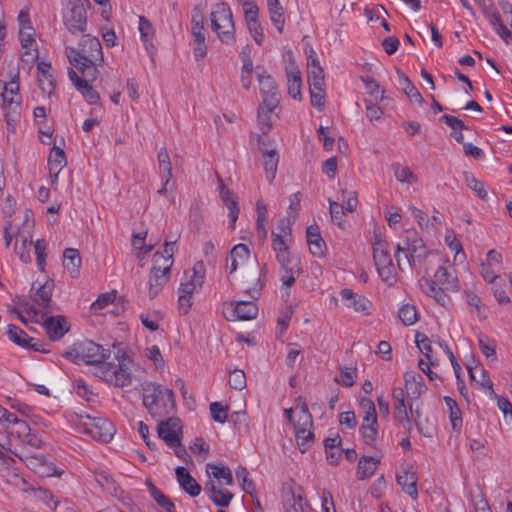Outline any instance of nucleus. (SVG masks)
Segmentation results:
<instances>
[{
  "mask_svg": "<svg viewBox=\"0 0 512 512\" xmlns=\"http://www.w3.org/2000/svg\"><path fill=\"white\" fill-rule=\"evenodd\" d=\"M112 347L117 364L107 362L111 355L110 349H104L90 340L75 343L63 356L77 364L83 362L95 366L94 375L114 387L129 386L133 381L129 367L132 359L121 344H113Z\"/></svg>",
  "mask_w": 512,
  "mask_h": 512,
  "instance_id": "nucleus-1",
  "label": "nucleus"
},
{
  "mask_svg": "<svg viewBox=\"0 0 512 512\" xmlns=\"http://www.w3.org/2000/svg\"><path fill=\"white\" fill-rule=\"evenodd\" d=\"M65 54L73 67L68 71L73 85L90 103H96L100 96L91 84L99 77V68L104 64L99 39L83 34L77 48L65 46Z\"/></svg>",
  "mask_w": 512,
  "mask_h": 512,
  "instance_id": "nucleus-2",
  "label": "nucleus"
},
{
  "mask_svg": "<svg viewBox=\"0 0 512 512\" xmlns=\"http://www.w3.org/2000/svg\"><path fill=\"white\" fill-rule=\"evenodd\" d=\"M453 268L439 266L434 273L433 280L423 277L419 280L420 289L437 303L445 306L449 302L448 292H457L460 289L459 281Z\"/></svg>",
  "mask_w": 512,
  "mask_h": 512,
  "instance_id": "nucleus-3",
  "label": "nucleus"
},
{
  "mask_svg": "<svg viewBox=\"0 0 512 512\" xmlns=\"http://www.w3.org/2000/svg\"><path fill=\"white\" fill-rule=\"evenodd\" d=\"M143 405L154 418H163L175 408L173 390L154 382L145 383L142 387Z\"/></svg>",
  "mask_w": 512,
  "mask_h": 512,
  "instance_id": "nucleus-4",
  "label": "nucleus"
},
{
  "mask_svg": "<svg viewBox=\"0 0 512 512\" xmlns=\"http://www.w3.org/2000/svg\"><path fill=\"white\" fill-rule=\"evenodd\" d=\"M211 25L220 41L231 45L235 42V27L230 7L226 3H218L211 12Z\"/></svg>",
  "mask_w": 512,
  "mask_h": 512,
  "instance_id": "nucleus-5",
  "label": "nucleus"
},
{
  "mask_svg": "<svg viewBox=\"0 0 512 512\" xmlns=\"http://www.w3.org/2000/svg\"><path fill=\"white\" fill-rule=\"evenodd\" d=\"M54 289V282L47 280L45 283L40 284L32 296L34 304H23L24 311L28 316L39 322L37 317L40 318L52 312V292Z\"/></svg>",
  "mask_w": 512,
  "mask_h": 512,
  "instance_id": "nucleus-6",
  "label": "nucleus"
},
{
  "mask_svg": "<svg viewBox=\"0 0 512 512\" xmlns=\"http://www.w3.org/2000/svg\"><path fill=\"white\" fill-rule=\"evenodd\" d=\"M79 424L83 432L90 435L93 439L107 443L115 433L114 425L106 418L90 417L87 414H77Z\"/></svg>",
  "mask_w": 512,
  "mask_h": 512,
  "instance_id": "nucleus-7",
  "label": "nucleus"
},
{
  "mask_svg": "<svg viewBox=\"0 0 512 512\" xmlns=\"http://www.w3.org/2000/svg\"><path fill=\"white\" fill-rule=\"evenodd\" d=\"M397 252L405 253L408 266H412L416 261L423 260L428 254L422 238L414 229L404 231L402 242L397 244Z\"/></svg>",
  "mask_w": 512,
  "mask_h": 512,
  "instance_id": "nucleus-8",
  "label": "nucleus"
},
{
  "mask_svg": "<svg viewBox=\"0 0 512 512\" xmlns=\"http://www.w3.org/2000/svg\"><path fill=\"white\" fill-rule=\"evenodd\" d=\"M63 23L71 35L82 34L87 27V13L82 0H68L63 11Z\"/></svg>",
  "mask_w": 512,
  "mask_h": 512,
  "instance_id": "nucleus-9",
  "label": "nucleus"
},
{
  "mask_svg": "<svg viewBox=\"0 0 512 512\" xmlns=\"http://www.w3.org/2000/svg\"><path fill=\"white\" fill-rule=\"evenodd\" d=\"M5 423L7 424L5 429L9 438H15L19 442L36 449L42 446V440L35 433H32L28 423L19 419L15 414L11 413Z\"/></svg>",
  "mask_w": 512,
  "mask_h": 512,
  "instance_id": "nucleus-10",
  "label": "nucleus"
},
{
  "mask_svg": "<svg viewBox=\"0 0 512 512\" xmlns=\"http://www.w3.org/2000/svg\"><path fill=\"white\" fill-rule=\"evenodd\" d=\"M257 79L262 96V103L265 107H278L280 103V93L273 77L265 70L258 71Z\"/></svg>",
  "mask_w": 512,
  "mask_h": 512,
  "instance_id": "nucleus-11",
  "label": "nucleus"
},
{
  "mask_svg": "<svg viewBox=\"0 0 512 512\" xmlns=\"http://www.w3.org/2000/svg\"><path fill=\"white\" fill-rule=\"evenodd\" d=\"M276 259L282 269L281 280L283 285L291 287L295 283V278L301 272L300 259L293 256L289 251L276 255Z\"/></svg>",
  "mask_w": 512,
  "mask_h": 512,
  "instance_id": "nucleus-12",
  "label": "nucleus"
},
{
  "mask_svg": "<svg viewBox=\"0 0 512 512\" xmlns=\"http://www.w3.org/2000/svg\"><path fill=\"white\" fill-rule=\"evenodd\" d=\"M159 438H161L167 446L182 440V422L179 418L169 417L165 421H160L157 426Z\"/></svg>",
  "mask_w": 512,
  "mask_h": 512,
  "instance_id": "nucleus-13",
  "label": "nucleus"
},
{
  "mask_svg": "<svg viewBox=\"0 0 512 512\" xmlns=\"http://www.w3.org/2000/svg\"><path fill=\"white\" fill-rule=\"evenodd\" d=\"M176 241L165 242L163 252H155L153 255L152 272L170 274L173 266V255L176 252Z\"/></svg>",
  "mask_w": 512,
  "mask_h": 512,
  "instance_id": "nucleus-14",
  "label": "nucleus"
},
{
  "mask_svg": "<svg viewBox=\"0 0 512 512\" xmlns=\"http://www.w3.org/2000/svg\"><path fill=\"white\" fill-rule=\"evenodd\" d=\"M341 299L345 306L357 313L369 315L371 313L372 303L364 295L353 292L351 289L344 288L340 291Z\"/></svg>",
  "mask_w": 512,
  "mask_h": 512,
  "instance_id": "nucleus-15",
  "label": "nucleus"
},
{
  "mask_svg": "<svg viewBox=\"0 0 512 512\" xmlns=\"http://www.w3.org/2000/svg\"><path fill=\"white\" fill-rule=\"evenodd\" d=\"M405 391L401 387L394 388L392 391L393 414L395 419L404 428H410V418L407 411Z\"/></svg>",
  "mask_w": 512,
  "mask_h": 512,
  "instance_id": "nucleus-16",
  "label": "nucleus"
},
{
  "mask_svg": "<svg viewBox=\"0 0 512 512\" xmlns=\"http://www.w3.org/2000/svg\"><path fill=\"white\" fill-rule=\"evenodd\" d=\"M204 280L205 267L202 261H198L194 264L193 273L190 276V280L181 283L179 293L193 297L194 292L202 287Z\"/></svg>",
  "mask_w": 512,
  "mask_h": 512,
  "instance_id": "nucleus-17",
  "label": "nucleus"
},
{
  "mask_svg": "<svg viewBox=\"0 0 512 512\" xmlns=\"http://www.w3.org/2000/svg\"><path fill=\"white\" fill-rule=\"evenodd\" d=\"M43 326L52 341L61 339L70 329L66 317L62 315L48 317Z\"/></svg>",
  "mask_w": 512,
  "mask_h": 512,
  "instance_id": "nucleus-18",
  "label": "nucleus"
},
{
  "mask_svg": "<svg viewBox=\"0 0 512 512\" xmlns=\"http://www.w3.org/2000/svg\"><path fill=\"white\" fill-rule=\"evenodd\" d=\"M205 491L208 493L209 499L220 507H228L233 498V494L229 490L222 489L212 479L205 484Z\"/></svg>",
  "mask_w": 512,
  "mask_h": 512,
  "instance_id": "nucleus-19",
  "label": "nucleus"
},
{
  "mask_svg": "<svg viewBox=\"0 0 512 512\" xmlns=\"http://www.w3.org/2000/svg\"><path fill=\"white\" fill-rule=\"evenodd\" d=\"M33 27L28 26V29H20L19 31V39L23 49L22 52V60L23 61H33L38 58V51L34 47L35 39L33 37Z\"/></svg>",
  "mask_w": 512,
  "mask_h": 512,
  "instance_id": "nucleus-20",
  "label": "nucleus"
},
{
  "mask_svg": "<svg viewBox=\"0 0 512 512\" xmlns=\"http://www.w3.org/2000/svg\"><path fill=\"white\" fill-rule=\"evenodd\" d=\"M177 481L181 488L188 493L191 497H196L201 492V486L191 476L188 470L184 467H177L175 469Z\"/></svg>",
  "mask_w": 512,
  "mask_h": 512,
  "instance_id": "nucleus-21",
  "label": "nucleus"
},
{
  "mask_svg": "<svg viewBox=\"0 0 512 512\" xmlns=\"http://www.w3.org/2000/svg\"><path fill=\"white\" fill-rule=\"evenodd\" d=\"M231 316L236 320H251L257 316L258 307L253 301H239L235 305L230 303Z\"/></svg>",
  "mask_w": 512,
  "mask_h": 512,
  "instance_id": "nucleus-22",
  "label": "nucleus"
},
{
  "mask_svg": "<svg viewBox=\"0 0 512 512\" xmlns=\"http://www.w3.org/2000/svg\"><path fill=\"white\" fill-rule=\"evenodd\" d=\"M307 243L312 255L322 257L326 251V244L322 239L319 228L316 225H310L306 229Z\"/></svg>",
  "mask_w": 512,
  "mask_h": 512,
  "instance_id": "nucleus-23",
  "label": "nucleus"
},
{
  "mask_svg": "<svg viewBox=\"0 0 512 512\" xmlns=\"http://www.w3.org/2000/svg\"><path fill=\"white\" fill-rule=\"evenodd\" d=\"M206 472L212 480H217V485L223 483L226 486H232L234 483L232 471L222 464H206Z\"/></svg>",
  "mask_w": 512,
  "mask_h": 512,
  "instance_id": "nucleus-24",
  "label": "nucleus"
},
{
  "mask_svg": "<svg viewBox=\"0 0 512 512\" xmlns=\"http://www.w3.org/2000/svg\"><path fill=\"white\" fill-rule=\"evenodd\" d=\"M397 483L405 494L414 500L418 498L417 476L414 471L406 469L398 474Z\"/></svg>",
  "mask_w": 512,
  "mask_h": 512,
  "instance_id": "nucleus-25",
  "label": "nucleus"
},
{
  "mask_svg": "<svg viewBox=\"0 0 512 512\" xmlns=\"http://www.w3.org/2000/svg\"><path fill=\"white\" fill-rule=\"evenodd\" d=\"M66 164L67 161L64 151L57 146H53L48 158L49 172L53 182L57 180L60 171L66 166Z\"/></svg>",
  "mask_w": 512,
  "mask_h": 512,
  "instance_id": "nucleus-26",
  "label": "nucleus"
},
{
  "mask_svg": "<svg viewBox=\"0 0 512 512\" xmlns=\"http://www.w3.org/2000/svg\"><path fill=\"white\" fill-rule=\"evenodd\" d=\"M405 389L412 399H418L426 390L423 378L416 372H406L404 374Z\"/></svg>",
  "mask_w": 512,
  "mask_h": 512,
  "instance_id": "nucleus-27",
  "label": "nucleus"
},
{
  "mask_svg": "<svg viewBox=\"0 0 512 512\" xmlns=\"http://www.w3.org/2000/svg\"><path fill=\"white\" fill-rule=\"evenodd\" d=\"M19 73H15L9 82H0L1 95L5 105H10L12 102H20L19 99Z\"/></svg>",
  "mask_w": 512,
  "mask_h": 512,
  "instance_id": "nucleus-28",
  "label": "nucleus"
},
{
  "mask_svg": "<svg viewBox=\"0 0 512 512\" xmlns=\"http://www.w3.org/2000/svg\"><path fill=\"white\" fill-rule=\"evenodd\" d=\"M277 229L279 232H272L273 250L277 254L289 251L285 237L291 233L290 223L286 220H281Z\"/></svg>",
  "mask_w": 512,
  "mask_h": 512,
  "instance_id": "nucleus-29",
  "label": "nucleus"
},
{
  "mask_svg": "<svg viewBox=\"0 0 512 512\" xmlns=\"http://www.w3.org/2000/svg\"><path fill=\"white\" fill-rule=\"evenodd\" d=\"M372 249L373 259L376 266L388 264L392 261L388 242L381 239L378 235H375V241L373 242Z\"/></svg>",
  "mask_w": 512,
  "mask_h": 512,
  "instance_id": "nucleus-30",
  "label": "nucleus"
},
{
  "mask_svg": "<svg viewBox=\"0 0 512 512\" xmlns=\"http://www.w3.org/2000/svg\"><path fill=\"white\" fill-rule=\"evenodd\" d=\"M63 258L64 268L73 278H77L82 263L79 251L77 249L67 248L64 250Z\"/></svg>",
  "mask_w": 512,
  "mask_h": 512,
  "instance_id": "nucleus-31",
  "label": "nucleus"
},
{
  "mask_svg": "<svg viewBox=\"0 0 512 512\" xmlns=\"http://www.w3.org/2000/svg\"><path fill=\"white\" fill-rule=\"evenodd\" d=\"M360 408L363 412L361 427L378 429L377 412L374 402L369 398H363L360 401Z\"/></svg>",
  "mask_w": 512,
  "mask_h": 512,
  "instance_id": "nucleus-32",
  "label": "nucleus"
},
{
  "mask_svg": "<svg viewBox=\"0 0 512 512\" xmlns=\"http://www.w3.org/2000/svg\"><path fill=\"white\" fill-rule=\"evenodd\" d=\"M468 372L472 381H474L479 388L488 389L491 396L495 395L493 383L487 371L482 366L468 367Z\"/></svg>",
  "mask_w": 512,
  "mask_h": 512,
  "instance_id": "nucleus-33",
  "label": "nucleus"
},
{
  "mask_svg": "<svg viewBox=\"0 0 512 512\" xmlns=\"http://www.w3.org/2000/svg\"><path fill=\"white\" fill-rule=\"evenodd\" d=\"M260 150L262 151L263 158V166L266 174L267 180L271 183L275 178L278 166V154L276 150H264L260 146Z\"/></svg>",
  "mask_w": 512,
  "mask_h": 512,
  "instance_id": "nucleus-34",
  "label": "nucleus"
},
{
  "mask_svg": "<svg viewBox=\"0 0 512 512\" xmlns=\"http://www.w3.org/2000/svg\"><path fill=\"white\" fill-rule=\"evenodd\" d=\"M379 463H380L379 460H377L371 456L361 457L358 462V466H357L358 479L364 480V479L371 477L375 473Z\"/></svg>",
  "mask_w": 512,
  "mask_h": 512,
  "instance_id": "nucleus-35",
  "label": "nucleus"
},
{
  "mask_svg": "<svg viewBox=\"0 0 512 512\" xmlns=\"http://www.w3.org/2000/svg\"><path fill=\"white\" fill-rule=\"evenodd\" d=\"M34 227V220L32 218L31 210H26L25 219L23 221V228L14 233L15 242L19 243H32V230Z\"/></svg>",
  "mask_w": 512,
  "mask_h": 512,
  "instance_id": "nucleus-36",
  "label": "nucleus"
},
{
  "mask_svg": "<svg viewBox=\"0 0 512 512\" xmlns=\"http://www.w3.org/2000/svg\"><path fill=\"white\" fill-rule=\"evenodd\" d=\"M267 6L270 20L276 26L279 33H282L285 23L283 7L279 3V0H267Z\"/></svg>",
  "mask_w": 512,
  "mask_h": 512,
  "instance_id": "nucleus-37",
  "label": "nucleus"
},
{
  "mask_svg": "<svg viewBox=\"0 0 512 512\" xmlns=\"http://www.w3.org/2000/svg\"><path fill=\"white\" fill-rule=\"evenodd\" d=\"M169 274L164 273H156L150 271V277H149V291L148 295L150 299H154L159 292L163 289L165 284L168 282Z\"/></svg>",
  "mask_w": 512,
  "mask_h": 512,
  "instance_id": "nucleus-38",
  "label": "nucleus"
},
{
  "mask_svg": "<svg viewBox=\"0 0 512 512\" xmlns=\"http://www.w3.org/2000/svg\"><path fill=\"white\" fill-rule=\"evenodd\" d=\"M149 493L155 502L163 508L166 512H177L172 500L164 495L155 485L150 481L147 482Z\"/></svg>",
  "mask_w": 512,
  "mask_h": 512,
  "instance_id": "nucleus-39",
  "label": "nucleus"
},
{
  "mask_svg": "<svg viewBox=\"0 0 512 512\" xmlns=\"http://www.w3.org/2000/svg\"><path fill=\"white\" fill-rule=\"evenodd\" d=\"M415 343L431 365L438 364V359L433 355L431 340L425 334L417 332L415 335Z\"/></svg>",
  "mask_w": 512,
  "mask_h": 512,
  "instance_id": "nucleus-40",
  "label": "nucleus"
},
{
  "mask_svg": "<svg viewBox=\"0 0 512 512\" xmlns=\"http://www.w3.org/2000/svg\"><path fill=\"white\" fill-rule=\"evenodd\" d=\"M249 257V249L245 244H237L234 246L230 252L229 260L230 264L228 265L229 273L232 274L237 270L238 267V259L245 261Z\"/></svg>",
  "mask_w": 512,
  "mask_h": 512,
  "instance_id": "nucleus-41",
  "label": "nucleus"
},
{
  "mask_svg": "<svg viewBox=\"0 0 512 512\" xmlns=\"http://www.w3.org/2000/svg\"><path fill=\"white\" fill-rule=\"evenodd\" d=\"M397 75L404 93L408 97L414 98L418 103L422 104L424 102V98L411 82V80L400 69H397Z\"/></svg>",
  "mask_w": 512,
  "mask_h": 512,
  "instance_id": "nucleus-42",
  "label": "nucleus"
},
{
  "mask_svg": "<svg viewBox=\"0 0 512 512\" xmlns=\"http://www.w3.org/2000/svg\"><path fill=\"white\" fill-rule=\"evenodd\" d=\"M268 220L267 208L264 204L257 202V221L256 231L257 237L261 242H264L267 238L266 223Z\"/></svg>",
  "mask_w": 512,
  "mask_h": 512,
  "instance_id": "nucleus-43",
  "label": "nucleus"
},
{
  "mask_svg": "<svg viewBox=\"0 0 512 512\" xmlns=\"http://www.w3.org/2000/svg\"><path fill=\"white\" fill-rule=\"evenodd\" d=\"M288 94L294 99L301 96V76L297 69L287 71Z\"/></svg>",
  "mask_w": 512,
  "mask_h": 512,
  "instance_id": "nucleus-44",
  "label": "nucleus"
},
{
  "mask_svg": "<svg viewBox=\"0 0 512 512\" xmlns=\"http://www.w3.org/2000/svg\"><path fill=\"white\" fill-rule=\"evenodd\" d=\"M277 107H265L263 103L258 108V125L263 135L272 129L271 114Z\"/></svg>",
  "mask_w": 512,
  "mask_h": 512,
  "instance_id": "nucleus-45",
  "label": "nucleus"
},
{
  "mask_svg": "<svg viewBox=\"0 0 512 512\" xmlns=\"http://www.w3.org/2000/svg\"><path fill=\"white\" fill-rule=\"evenodd\" d=\"M7 335L11 341L21 347H26L29 342L33 341V338L28 336L24 330L13 324L8 325Z\"/></svg>",
  "mask_w": 512,
  "mask_h": 512,
  "instance_id": "nucleus-46",
  "label": "nucleus"
},
{
  "mask_svg": "<svg viewBox=\"0 0 512 512\" xmlns=\"http://www.w3.org/2000/svg\"><path fill=\"white\" fill-rule=\"evenodd\" d=\"M285 512H313L311 507L301 496L291 495L285 502Z\"/></svg>",
  "mask_w": 512,
  "mask_h": 512,
  "instance_id": "nucleus-47",
  "label": "nucleus"
},
{
  "mask_svg": "<svg viewBox=\"0 0 512 512\" xmlns=\"http://www.w3.org/2000/svg\"><path fill=\"white\" fill-rule=\"evenodd\" d=\"M444 401L449 409L450 421L453 430H460V428L462 427V418L461 411L456 401L450 397H445Z\"/></svg>",
  "mask_w": 512,
  "mask_h": 512,
  "instance_id": "nucleus-48",
  "label": "nucleus"
},
{
  "mask_svg": "<svg viewBox=\"0 0 512 512\" xmlns=\"http://www.w3.org/2000/svg\"><path fill=\"white\" fill-rule=\"evenodd\" d=\"M158 167L161 172L166 173L167 181L173 178L170 156L166 147H162L157 155Z\"/></svg>",
  "mask_w": 512,
  "mask_h": 512,
  "instance_id": "nucleus-49",
  "label": "nucleus"
},
{
  "mask_svg": "<svg viewBox=\"0 0 512 512\" xmlns=\"http://www.w3.org/2000/svg\"><path fill=\"white\" fill-rule=\"evenodd\" d=\"M398 316L405 326L413 325L418 319L417 309L414 305L405 304L399 309Z\"/></svg>",
  "mask_w": 512,
  "mask_h": 512,
  "instance_id": "nucleus-50",
  "label": "nucleus"
},
{
  "mask_svg": "<svg viewBox=\"0 0 512 512\" xmlns=\"http://www.w3.org/2000/svg\"><path fill=\"white\" fill-rule=\"evenodd\" d=\"M235 473H236V478H237L238 482L242 486V489L246 493L253 495V493L255 491V485H254V482L248 478V476H249L248 470L243 466H239L236 469Z\"/></svg>",
  "mask_w": 512,
  "mask_h": 512,
  "instance_id": "nucleus-51",
  "label": "nucleus"
},
{
  "mask_svg": "<svg viewBox=\"0 0 512 512\" xmlns=\"http://www.w3.org/2000/svg\"><path fill=\"white\" fill-rule=\"evenodd\" d=\"M139 31L143 42H149L155 35L153 24L145 16L139 17Z\"/></svg>",
  "mask_w": 512,
  "mask_h": 512,
  "instance_id": "nucleus-52",
  "label": "nucleus"
},
{
  "mask_svg": "<svg viewBox=\"0 0 512 512\" xmlns=\"http://www.w3.org/2000/svg\"><path fill=\"white\" fill-rule=\"evenodd\" d=\"M5 108L7 110L5 113L7 125L14 130L15 124L20 119V102H12L10 105H5Z\"/></svg>",
  "mask_w": 512,
  "mask_h": 512,
  "instance_id": "nucleus-53",
  "label": "nucleus"
},
{
  "mask_svg": "<svg viewBox=\"0 0 512 512\" xmlns=\"http://www.w3.org/2000/svg\"><path fill=\"white\" fill-rule=\"evenodd\" d=\"M229 385L231 388L236 390H243L246 385V375L243 370L234 369L230 372Z\"/></svg>",
  "mask_w": 512,
  "mask_h": 512,
  "instance_id": "nucleus-54",
  "label": "nucleus"
},
{
  "mask_svg": "<svg viewBox=\"0 0 512 512\" xmlns=\"http://www.w3.org/2000/svg\"><path fill=\"white\" fill-rule=\"evenodd\" d=\"M357 376L356 369L352 367L342 368L340 371V377H335V381L346 387H351L355 383Z\"/></svg>",
  "mask_w": 512,
  "mask_h": 512,
  "instance_id": "nucleus-55",
  "label": "nucleus"
},
{
  "mask_svg": "<svg viewBox=\"0 0 512 512\" xmlns=\"http://www.w3.org/2000/svg\"><path fill=\"white\" fill-rule=\"evenodd\" d=\"M34 251L36 255L37 266L40 271L44 272L46 265V242L44 239H38L34 243Z\"/></svg>",
  "mask_w": 512,
  "mask_h": 512,
  "instance_id": "nucleus-56",
  "label": "nucleus"
},
{
  "mask_svg": "<svg viewBox=\"0 0 512 512\" xmlns=\"http://www.w3.org/2000/svg\"><path fill=\"white\" fill-rule=\"evenodd\" d=\"M361 80L365 85L366 91L371 96H373L375 99L383 98L384 90H380V86L374 78H372L370 76H363V77H361Z\"/></svg>",
  "mask_w": 512,
  "mask_h": 512,
  "instance_id": "nucleus-57",
  "label": "nucleus"
},
{
  "mask_svg": "<svg viewBox=\"0 0 512 512\" xmlns=\"http://www.w3.org/2000/svg\"><path fill=\"white\" fill-rule=\"evenodd\" d=\"M465 180L469 188L477 193L481 199L487 198V191L485 190L483 182L477 180L472 174L465 173Z\"/></svg>",
  "mask_w": 512,
  "mask_h": 512,
  "instance_id": "nucleus-58",
  "label": "nucleus"
},
{
  "mask_svg": "<svg viewBox=\"0 0 512 512\" xmlns=\"http://www.w3.org/2000/svg\"><path fill=\"white\" fill-rule=\"evenodd\" d=\"M376 267L384 282L389 285H392L395 282V268L392 261L388 264L377 265Z\"/></svg>",
  "mask_w": 512,
  "mask_h": 512,
  "instance_id": "nucleus-59",
  "label": "nucleus"
},
{
  "mask_svg": "<svg viewBox=\"0 0 512 512\" xmlns=\"http://www.w3.org/2000/svg\"><path fill=\"white\" fill-rule=\"evenodd\" d=\"M228 408L224 407L219 402H212L210 404V412L212 419L219 423H225L227 421Z\"/></svg>",
  "mask_w": 512,
  "mask_h": 512,
  "instance_id": "nucleus-60",
  "label": "nucleus"
},
{
  "mask_svg": "<svg viewBox=\"0 0 512 512\" xmlns=\"http://www.w3.org/2000/svg\"><path fill=\"white\" fill-rule=\"evenodd\" d=\"M393 169L396 179L402 183H410L411 180H416L413 172L406 166L403 167L399 164H396L393 166Z\"/></svg>",
  "mask_w": 512,
  "mask_h": 512,
  "instance_id": "nucleus-61",
  "label": "nucleus"
},
{
  "mask_svg": "<svg viewBox=\"0 0 512 512\" xmlns=\"http://www.w3.org/2000/svg\"><path fill=\"white\" fill-rule=\"evenodd\" d=\"M242 5L246 22L257 20L259 9L255 2L250 0H239Z\"/></svg>",
  "mask_w": 512,
  "mask_h": 512,
  "instance_id": "nucleus-62",
  "label": "nucleus"
},
{
  "mask_svg": "<svg viewBox=\"0 0 512 512\" xmlns=\"http://www.w3.org/2000/svg\"><path fill=\"white\" fill-rule=\"evenodd\" d=\"M32 243H19L15 242L14 251L18 255L19 259L25 263H31L30 247Z\"/></svg>",
  "mask_w": 512,
  "mask_h": 512,
  "instance_id": "nucleus-63",
  "label": "nucleus"
},
{
  "mask_svg": "<svg viewBox=\"0 0 512 512\" xmlns=\"http://www.w3.org/2000/svg\"><path fill=\"white\" fill-rule=\"evenodd\" d=\"M246 23H247L249 32L252 35V37L254 38L255 42L258 45H261L263 40H264V34H263V29H262V26H261V24L259 22V19L253 20V21H249V22H246Z\"/></svg>",
  "mask_w": 512,
  "mask_h": 512,
  "instance_id": "nucleus-64",
  "label": "nucleus"
}]
</instances>
